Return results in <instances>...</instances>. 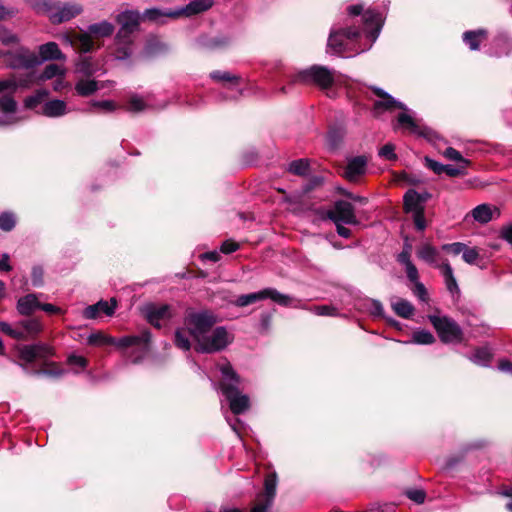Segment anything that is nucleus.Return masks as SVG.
Segmentation results:
<instances>
[{
    "label": "nucleus",
    "instance_id": "35",
    "mask_svg": "<svg viewBox=\"0 0 512 512\" xmlns=\"http://www.w3.org/2000/svg\"><path fill=\"white\" fill-rule=\"evenodd\" d=\"M393 311L400 317L409 319L414 313L413 305L405 299H397L391 303Z\"/></svg>",
    "mask_w": 512,
    "mask_h": 512
},
{
    "label": "nucleus",
    "instance_id": "28",
    "mask_svg": "<svg viewBox=\"0 0 512 512\" xmlns=\"http://www.w3.org/2000/svg\"><path fill=\"white\" fill-rule=\"evenodd\" d=\"M39 60L42 62L47 60H65L66 57L55 42H48L39 46Z\"/></svg>",
    "mask_w": 512,
    "mask_h": 512
},
{
    "label": "nucleus",
    "instance_id": "34",
    "mask_svg": "<svg viewBox=\"0 0 512 512\" xmlns=\"http://www.w3.org/2000/svg\"><path fill=\"white\" fill-rule=\"evenodd\" d=\"M487 31L484 29H478L475 31H466L463 34V41L473 51L478 50L480 43L486 38Z\"/></svg>",
    "mask_w": 512,
    "mask_h": 512
},
{
    "label": "nucleus",
    "instance_id": "11",
    "mask_svg": "<svg viewBox=\"0 0 512 512\" xmlns=\"http://www.w3.org/2000/svg\"><path fill=\"white\" fill-rule=\"evenodd\" d=\"M233 340V336L225 327H213L206 336L195 345L200 353H214L225 349Z\"/></svg>",
    "mask_w": 512,
    "mask_h": 512
},
{
    "label": "nucleus",
    "instance_id": "36",
    "mask_svg": "<svg viewBox=\"0 0 512 512\" xmlns=\"http://www.w3.org/2000/svg\"><path fill=\"white\" fill-rule=\"evenodd\" d=\"M97 66L92 62L88 56L80 57L76 63V72L84 76H92L97 72Z\"/></svg>",
    "mask_w": 512,
    "mask_h": 512
},
{
    "label": "nucleus",
    "instance_id": "4",
    "mask_svg": "<svg viewBox=\"0 0 512 512\" xmlns=\"http://www.w3.org/2000/svg\"><path fill=\"white\" fill-rule=\"evenodd\" d=\"M221 373L219 390L229 403V408L234 415L246 412L250 408V398L239 390L240 377L234 371L228 361L218 364Z\"/></svg>",
    "mask_w": 512,
    "mask_h": 512
},
{
    "label": "nucleus",
    "instance_id": "19",
    "mask_svg": "<svg viewBox=\"0 0 512 512\" xmlns=\"http://www.w3.org/2000/svg\"><path fill=\"white\" fill-rule=\"evenodd\" d=\"M210 77L215 81L226 83L227 89L231 90L232 92L228 98H237L242 94L241 89L238 88L240 81L238 76L233 75L227 71H213L210 74Z\"/></svg>",
    "mask_w": 512,
    "mask_h": 512
},
{
    "label": "nucleus",
    "instance_id": "60",
    "mask_svg": "<svg viewBox=\"0 0 512 512\" xmlns=\"http://www.w3.org/2000/svg\"><path fill=\"white\" fill-rule=\"evenodd\" d=\"M413 222L417 230L423 231L426 228L424 211L412 213Z\"/></svg>",
    "mask_w": 512,
    "mask_h": 512
},
{
    "label": "nucleus",
    "instance_id": "27",
    "mask_svg": "<svg viewBox=\"0 0 512 512\" xmlns=\"http://www.w3.org/2000/svg\"><path fill=\"white\" fill-rule=\"evenodd\" d=\"M69 111L65 101L53 99L44 103L41 113L49 118H58L66 115Z\"/></svg>",
    "mask_w": 512,
    "mask_h": 512
},
{
    "label": "nucleus",
    "instance_id": "12",
    "mask_svg": "<svg viewBox=\"0 0 512 512\" xmlns=\"http://www.w3.org/2000/svg\"><path fill=\"white\" fill-rule=\"evenodd\" d=\"M429 320L444 343H459L462 341V329L453 319L446 316L430 315Z\"/></svg>",
    "mask_w": 512,
    "mask_h": 512
},
{
    "label": "nucleus",
    "instance_id": "39",
    "mask_svg": "<svg viewBox=\"0 0 512 512\" xmlns=\"http://www.w3.org/2000/svg\"><path fill=\"white\" fill-rule=\"evenodd\" d=\"M189 336L190 335L186 327L178 328L175 331V345L182 350H189L191 348Z\"/></svg>",
    "mask_w": 512,
    "mask_h": 512
},
{
    "label": "nucleus",
    "instance_id": "17",
    "mask_svg": "<svg viewBox=\"0 0 512 512\" xmlns=\"http://www.w3.org/2000/svg\"><path fill=\"white\" fill-rule=\"evenodd\" d=\"M166 105H155L153 103V97L151 94H147L145 96H140L136 93H133L129 96L126 110L132 113H140L150 109L156 108H164Z\"/></svg>",
    "mask_w": 512,
    "mask_h": 512
},
{
    "label": "nucleus",
    "instance_id": "25",
    "mask_svg": "<svg viewBox=\"0 0 512 512\" xmlns=\"http://www.w3.org/2000/svg\"><path fill=\"white\" fill-rule=\"evenodd\" d=\"M440 272L444 278L447 290L454 299H458L460 296V288L454 276L453 269L448 261H442Z\"/></svg>",
    "mask_w": 512,
    "mask_h": 512
},
{
    "label": "nucleus",
    "instance_id": "10",
    "mask_svg": "<svg viewBox=\"0 0 512 512\" xmlns=\"http://www.w3.org/2000/svg\"><path fill=\"white\" fill-rule=\"evenodd\" d=\"M295 81L313 83L322 89H328L334 84L342 83L339 79V75L334 70L318 65H314L309 69L299 72Z\"/></svg>",
    "mask_w": 512,
    "mask_h": 512
},
{
    "label": "nucleus",
    "instance_id": "5",
    "mask_svg": "<svg viewBox=\"0 0 512 512\" xmlns=\"http://www.w3.org/2000/svg\"><path fill=\"white\" fill-rule=\"evenodd\" d=\"M120 28L114 39V55L118 60L128 59L133 53V34L138 30L140 14L138 11L125 10L116 17Z\"/></svg>",
    "mask_w": 512,
    "mask_h": 512
},
{
    "label": "nucleus",
    "instance_id": "55",
    "mask_svg": "<svg viewBox=\"0 0 512 512\" xmlns=\"http://www.w3.org/2000/svg\"><path fill=\"white\" fill-rule=\"evenodd\" d=\"M0 41L3 44H12L18 41L17 36L12 33L10 30L0 27Z\"/></svg>",
    "mask_w": 512,
    "mask_h": 512
},
{
    "label": "nucleus",
    "instance_id": "8",
    "mask_svg": "<svg viewBox=\"0 0 512 512\" xmlns=\"http://www.w3.org/2000/svg\"><path fill=\"white\" fill-rule=\"evenodd\" d=\"M217 322L216 315L208 310L202 311H191L187 313L184 319V325L186 326L190 337L197 345L205 336L206 333L215 326Z\"/></svg>",
    "mask_w": 512,
    "mask_h": 512
},
{
    "label": "nucleus",
    "instance_id": "2",
    "mask_svg": "<svg viewBox=\"0 0 512 512\" xmlns=\"http://www.w3.org/2000/svg\"><path fill=\"white\" fill-rule=\"evenodd\" d=\"M374 94L378 97L373 104V114L375 117H379L383 112L394 111L401 109L404 112L400 113L397 117L398 124L409 130L412 134L419 137H423L429 141H432L436 137L435 131L431 128L420 124L419 121L414 119L410 113L407 112V107L402 102L396 100L389 93L385 92L381 88L372 87Z\"/></svg>",
    "mask_w": 512,
    "mask_h": 512
},
{
    "label": "nucleus",
    "instance_id": "9",
    "mask_svg": "<svg viewBox=\"0 0 512 512\" xmlns=\"http://www.w3.org/2000/svg\"><path fill=\"white\" fill-rule=\"evenodd\" d=\"M271 299L273 302L281 305V306H291L295 308H302L301 302L299 300H295L289 295L282 294L274 288H265L261 291L243 294L237 297V299L233 302V304L237 307H246L250 304H253L257 301Z\"/></svg>",
    "mask_w": 512,
    "mask_h": 512
},
{
    "label": "nucleus",
    "instance_id": "22",
    "mask_svg": "<svg viewBox=\"0 0 512 512\" xmlns=\"http://www.w3.org/2000/svg\"><path fill=\"white\" fill-rule=\"evenodd\" d=\"M367 158L365 156H356L351 158L346 166L344 175L349 181H355L366 171Z\"/></svg>",
    "mask_w": 512,
    "mask_h": 512
},
{
    "label": "nucleus",
    "instance_id": "47",
    "mask_svg": "<svg viewBox=\"0 0 512 512\" xmlns=\"http://www.w3.org/2000/svg\"><path fill=\"white\" fill-rule=\"evenodd\" d=\"M16 224L15 215L11 212L0 214V229L3 231H11Z\"/></svg>",
    "mask_w": 512,
    "mask_h": 512
},
{
    "label": "nucleus",
    "instance_id": "24",
    "mask_svg": "<svg viewBox=\"0 0 512 512\" xmlns=\"http://www.w3.org/2000/svg\"><path fill=\"white\" fill-rule=\"evenodd\" d=\"M417 256L427 264L441 271L440 253L429 243L422 244L417 250Z\"/></svg>",
    "mask_w": 512,
    "mask_h": 512
},
{
    "label": "nucleus",
    "instance_id": "13",
    "mask_svg": "<svg viewBox=\"0 0 512 512\" xmlns=\"http://www.w3.org/2000/svg\"><path fill=\"white\" fill-rule=\"evenodd\" d=\"M3 57L6 66L12 69H31L41 64L38 56L25 48L7 52Z\"/></svg>",
    "mask_w": 512,
    "mask_h": 512
},
{
    "label": "nucleus",
    "instance_id": "7",
    "mask_svg": "<svg viewBox=\"0 0 512 512\" xmlns=\"http://www.w3.org/2000/svg\"><path fill=\"white\" fill-rule=\"evenodd\" d=\"M114 25L108 21H101L88 26L87 32L64 34L62 40L70 45L76 46L81 52L88 53L93 50L94 42L92 35L97 37H108L114 32Z\"/></svg>",
    "mask_w": 512,
    "mask_h": 512
},
{
    "label": "nucleus",
    "instance_id": "57",
    "mask_svg": "<svg viewBox=\"0 0 512 512\" xmlns=\"http://www.w3.org/2000/svg\"><path fill=\"white\" fill-rule=\"evenodd\" d=\"M466 245L461 242H455L451 244H444L442 250L451 252L454 255L463 254Z\"/></svg>",
    "mask_w": 512,
    "mask_h": 512
},
{
    "label": "nucleus",
    "instance_id": "48",
    "mask_svg": "<svg viewBox=\"0 0 512 512\" xmlns=\"http://www.w3.org/2000/svg\"><path fill=\"white\" fill-rule=\"evenodd\" d=\"M166 50V45L155 38L150 39L145 48L146 54L148 55H156Z\"/></svg>",
    "mask_w": 512,
    "mask_h": 512
},
{
    "label": "nucleus",
    "instance_id": "59",
    "mask_svg": "<svg viewBox=\"0 0 512 512\" xmlns=\"http://www.w3.org/2000/svg\"><path fill=\"white\" fill-rule=\"evenodd\" d=\"M425 164L427 168L431 169L438 175L444 173L445 165L438 161H435L429 157H425Z\"/></svg>",
    "mask_w": 512,
    "mask_h": 512
},
{
    "label": "nucleus",
    "instance_id": "14",
    "mask_svg": "<svg viewBox=\"0 0 512 512\" xmlns=\"http://www.w3.org/2000/svg\"><path fill=\"white\" fill-rule=\"evenodd\" d=\"M147 321L156 328H161L174 316V309L168 304H147L143 308Z\"/></svg>",
    "mask_w": 512,
    "mask_h": 512
},
{
    "label": "nucleus",
    "instance_id": "43",
    "mask_svg": "<svg viewBox=\"0 0 512 512\" xmlns=\"http://www.w3.org/2000/svg\"><path fill=\"white\" fill-rule=\"evenodd\" d=\"M229 39L224 36H217L213 38H201L200 45L206 48H221L228 44Z\"/></svg>",
    "mask_w": 512,
    "mask_h": 512
},
{
    "label": "nucleus",
    "instance_id": "18",
    "mask_svg": "<svg viewBox=\"0 0 512 512\" xmlns=\"http://www.w3.org/2000/svg\"><path fill=\"white\" fill-rule=\"evenodd\" d=\"M17 110V102L13 94H4L0 97V112L5 116H0V125H11L17 122V119L12 116Z\"/></svg>",
    "mask_w": 512,
    "mask_h": 512
},
{
    "label": "nucleus",
    "instance_id": "21",
    "mask_svg": "<svg viewBox=\"0 0 512 512\" xmlns=\"http://www.w3.org/2000/svg\"><path fill=\"white\" fill-rule=\"evenodd\" d=\"M116 308V301L114 299L111 300V303L107 301H99L98 303L94 305H90L86 307L83 311V316L86 319H95L97 318L101 313L111 316L113 315Z\"/></svg>",
    "mask_w": 512,
    "mask_h": 512
},
{
    "label": "nucleus",
    "instance_id": "33",
    "mask_svg": "<svg viewBox=\"0 0 512 512\" xmlns=\"http://www.w3.org/2000/svg\"><path fill=\"white\" fill-rule=\"evenodd\" d=\"M17 326L23 331L24 339L34 337L42 331V323L36 318L21 320L17 323Z\"/></svg>",
    "mask_w": 512,
    "mask_h": 512
},
{
    "label": "nucleus",
    "instance_id": "30",
    "mask_svg": "<svg viewBox=\"0 0 512 512\" xmlns=\"http://www.w3.org/2000/svg\"><path fill=\"white\" fill-rule=\"evenodd\" d=\"M403 204L406 213L424 211V205L421 203L420 193L414 189H409L404 194Z\"/></svg>",
    "mask_w": 512,
    "mask_h": 512
},
{
    "label": "nucleus",
    "instance_id": "32",
    "mask_svg": "<svg viewBox=\"0 0 512 512\" xmlns=\"http://www.w3.org/2000/svg\"><path fill=\"white\" fill-rule=\"evenodd\" d=\"M105 86L104 82L96 80L80 79L75 84V91L79 96L87 97Z\"/></svg>",
    "mask_w": 512,
    "mask_h": 512
},
{
    "label": "nucleus",
    "instance_id": "64",
    "mask_svg": "<svg viewBox=\"0 0 512 512\" xmlns=\"http://www.w3.org/2000/svg\"><path fill=\"white\" fill-rule=\"evenodd\" d=\"M271 505V501L264 499L255 504L250 512H267Z\"/></svg>",
    "mask_w": 512,
    "mask_h": 512
},
{
    "label": "nucleus",
    "instance_id": "63",
    "mask_svg": "<svg viewBox=\"0 0 512 512\" xmlns=\"http://www.w3.org/2000/svg\"><path fill=\"white\" fill-rule=\"evenodd\" d=\"M238 249L239 244L231 240L224 241L220 247L221 252L224 254H230L237 251Z\"/></svg>",
    "mask_w": 512,
    "mask_h": 512
},
{
    "label": "nucleus",
    "instance_id": "6",
    "mask_svg": "<svg viewBox=\"0 0 512 512\" xmlns=\"http://www.w3.org/2000/svg\"><path fill=\"white\" fill-rule=\"evenodd\" d=\"M31 5L38 14L48 16L54 24L69 21L83 11L82 6L75 2L60 3L57 0H33Z\"/></svg>",
    "mask_w": 512,
    "mask_h": 512
},
{
    "label": "nucleus",
    "instance_id": "1",
    "mask_svg": "<svg viewBox=\"0 0 512 512\" xmlns=\"http://www.w3.org/2000/svg\"><path fill=\"white\" fill-rule=\"evenodd\" d=\"M362 20L363 27L361 30L352 27H333L329 34L327 51L341 55L350 50L361 53L370 49L380 34L384 21L383 15L375 10L368 9L363 13Z\"/></svg>",
    "mask_w": 512,
    "mask_h": 512
},
{
    "label": "nucleus",
    "instance_id": "51",
    "mask_svg": "<svg viewBox=\"0 0 512 512\" xmlns=\"http://www.w3.org/2000/svg\"><path fill=\"white\" fill-rule=\"evenodd\" d=\"M318 316H337V309L330 305L314 306L309 309Z\"/></svg>",
    "mask_w": 512,
    "mask_h": 512
},
{
    "label": "nucleus",
    "instance_id": "50",
    "mask_svg": "<svg viewBox=\"0 0 512 512\" xmlns=\"http://www.w3.org/2000/svg\"><path fill=\"white\" fill-rule=\"evenodd\" d=\"M405 495L416 504L424 503L426 499V493L422 489L413 488L405 491Z\"/></svg>",
    "mask_w": 512,
    "mask_h": 512
},
{
    "label": "nucleus",
    "instance_id": "54",
    "mask_svg": "<svg viewBox=\"0 0 512 512\" xmlns=\"http://www.w3.org/2000/svg\"><path fill=\"white\" fill-rule=\"evenodd\" d=\"M414 295L422 302L428 301V293L423 283L420 281L414 282L413 288Z\"/></svg>",
    "mask_w": 512,
    "mask_h": 512
},
{
    "label": "nucleus",
    "instance_id": "49",
    "mask_svg": "<svg viewBox=\"0 0 512 512\" xmlns=\"http://www.w3.org/2000/svg\"><path fill=\"white\" fill-rule=\"evenodd\" d=\"M365 305L367 306V309L371 315L375 317H384V308L380 301L368 299Z\"/></svg>",
    "mask_w": 512,
    "mask_h": 512
},
{
    "label": "nucleus",
    "instance_id": "38",
    "mask_svg": "<svg viewBox=\"0 0 512 512\" xmlns=\"http://www.w3.org/2000/svg\"><path fill=\"white\" fill-rule=\"evenodd\" d=\"M58 76H65V69L55 63L48 64L39 76L41 81H46Z\"/></svg>",
    "mask_w": 512,
    "mask_h": 512
},
{
    "label": "nucleus",
    "instance_id": "15",
    "mask_svg": "<svg viewBox=\"0 0 512 512\" xmlns=\"http://www.w3.org/2000/svg\"><path fill=\"white\" fill-rule=\"evenodd\" d=\"M325 216L334 223L348 225H357L359 223L355 215L354 206L343 200L336 201L333 208L326 211Z\"/></svg>",
    "mask_w": 512,
    "mask_h": 512
},
{
    "label": "nucleus",
    "instance_id": "44",
    "mask_svg": "<svg viewBox=\"0 0 512 512\" xmlns=\"http://www.w3.org/2000/svg\"><path fill=\"white\" fill-rule=\"evenodd\" d=\"M276 475L272 474L266 477L265 479V499L273 502V499L276 494Z\"/></svg>",
    "mask_w": 512,
    "mask_h": 512
},
{
    "label": "nucleus",
    "instance_id": "58",
    "mask_svg": "<svg viewBox=\"0 0 512 512\" xmlns=\"http://www.w3.org/2000/svg\"><path fill=\"white\" fill-rule=\"evenodd\" d=\"M466 167L467 166H464V164H460L459 167H455L452 165H445L444 173H446L450 177L464 175L466 173Z\"/></svg>",
    "mask_w": 512,
    "mask_h": 512
},
{
    "label": "nucleus",
    "instance_id": "23",
    "mask_svg": "<svg viewBox=\"0 0 512 512\" xmlns=\"http://www.w3.org/2000/svg\"><path fill=\"white\" fill-rule=\"evenodd\" d=\"M31 78H21L11 76L9 78L0 79V94H14L20 88H27L30 86Z\"/></svg>",
    "mask_w": 512,
    "mask_h": 512
},
{
    "label": "nucleus",
    "instance_id": "20",
    "mask_svg": "<svg viewBox=\"0 0 512 512\" xmlns=\"http://www.w3.org/2000/svg\"><path fill=\"white\" fill-rule=\"evenodd\" d=\"M213 0H193L186 6L176 8L177 18L181 16H192L209 10L213 6Z\"/></svg>",
    "mask_w": 512,
    "mask_h": 512
},
{
    "label": "nucleus",
    "instance_id": "16",
    "mask_svg": "<svg viewBox=\"0 0 512 512\" xmlns=\"http://www.w3.org/2000/svg\"><path fill=\"white\" fill-rule=\"evenodd\" d=\"M20 358L27 363L37 359L46 360L53 355V349L47 344L39 343L34 345H25L20 351Z\"/></svg>",
    "mask_w": 512,
    "mask_h": 512
},
{
    "label": "nucleus",
    "instance_id": "53",
    "mask_svg": "<svg viewBox=\"0 0 512 512\" xmlns=\"http://www.w3.org/2000/svg\"><path fill=\"white\" fill-rule=\"evenodd\" d=\"M463 260L468 264H474L479 258V252L476 248L465 247L463 254Z\"/></svg>",
    "mask_w": 512,
    "mask_h": 512
},
{
    "label": "nucleus",
    "instance_id": "45",
    "mask_svg": "<svg viewBox=\"0 0 512 512\" xmlns=\"http://www.w3.org/2000/svg\"><path fill=\"white\" fill-rule=\"evenodd\" d=\"M0 331L4 334L10 336L13 339H24V333L21 331L18 326L13 328L9 323L0 321Z\"/></svg>",
    "mask_w": 512,
    "mask_h": 512
},
{
    "label": "nucleus",
    "instance_id": "40",
    "mask_svg": "<svg viewBox=\"0 0 512 512\" xmlns=\"http://www.w3.org/2000/svg\"><path fill=\"white\" fill-rule=\"evenodd\" d=\"M491 352L488 348L482 347L475 350L473 355L470 357V360L474 362L475 364L481 365V366H488L490 360H491Z\"/></svg>",
    "mask_w": 512,
    "mask_h": 512
},
{
    "label": "nucleus",
    "instance_id": "29",
    "mask_svg": "<svg viewBox=\"0 0 512 512\" xmlns=\"http://www.w3.org/2000/svg\"><path fill=\"white\" fill-rule=\"evenodd\" d=\"M40 304L41 303L38 300L37 294H27L18 299L17 311L21 315L28 316L32 314L35 310L40 309Z\"/></svg>",
    "mask_w": 512,
    "mask_h": 512
},
{
    "label": "nucleus",
    "instance_id": "41",
    "mask_svg": "<svg viewBox=\"0 0 512 512\" xmlns=\"http://www.w3.org/2000/svg\"><path fill=\"white\" fill-rule=\"evenodd\" d=\"M288 171L299 176L307 175L309 172V161L307 159L294 160L289 164Z\"/></svg>",
    "mask_w": 512,
    "mask_h": 512
},
{
    "label": "nucleus",
    "instance_id": "26",
    "mask_svg": "<svg viewBox=\"0 0 512 512\" xmlns=\"http://www.w3.org/2000/svg\"><path fill=\"white\" fill-rule=\"evenodd\" d=\"M471 215L476 222L486 224L495 216L498 217L500 211L498 208L492 207L489 204H480L471 211Z\"/></svg>",
    "mask_w": 512,
    "mask_h": 512
},
{
    "label": "nucleus",
    "instance_id": "42",
    "mask_svg": "<svg viewBox=\"0 0 512 512\" xmlns=\"http://www.w3.org/2000/svg\"><path fill=\"white\" fill-rule=\"evenodd\" d=\"M435 337L428 330H417L412 334V340L410 343L429 345L434 343Z\"/></svg>",
    "mask_w": 512,
    "mask_h": 512
},
{
    "label": "nucleus",
    "instance_id": "52",
    "mask_svg": "<svg viewBox=\"0 0 512 512\" xmlns=\"http://www.w3.org/2000/svg\"><path fill=\"white\" fill-rule=\"evenodd\" d=\"M379 156L389 161H394L397 159V155L395 153V146L391 143L385 144L379 150Z\"/></svg>",
    "mask_w": 512,
    "mask_h": 512
},
{
    "label": "nucleus",
    "instance_id": "46",
    "mask_svg": "<svg viewBox=\"0 0 512 512\" xmlns=\"http://www.w3.org/2000/svg\"><path fill=\"white\" fill-rule=\"evenodd\" d=\"M443 156L448 160L455 161L460 164H464V166L470 165V161L468 159L464 158L458 150H456L452 147H448L443 152Z\"/></svg>",
    "mask_w": 512,
    "mask_h": 512
},
{
    "label": "nucleus",
    "instance_id": "62",
    "mask_svg": "<svg viewBox=\"0 0 512 512\" xmlns=\"http://www.w3.org/2000/svg\"><path fill=\"white\" fill-rule=\"evenodd\" d=\"M68 364L84 369L87 366V360L82 356L72 354L68 357Z\"/></svg>",
    "mask_w": 512,
    "mask_h": 512
},
{
    "label": "nucleus",
    "instance_id": "56",
    "mask_svg": "<svg viewBox=\"0 0 512 512\" xmlns=\"http://www.w3.org/2000/svg\"><path fill=\"white\" fill-rule=\"evenodd\" d=\"M43 269L40 266H34L31 272L32 284L35 287H40L43 284Z\"/></svg>",
    "mask_w": 512,
    "mask_h": 512
},
{
    "label": "nucleus",
    "instance_id": "37",
    "mask_svg": "<svg viewBox=\"0 0 512 512\" xmlns=\"http://www.w3.org/2000/svg\"><path fill=\"white\" fill-rule=\"evenodd\" d=\"M48 94L47 90L38 89L24 99V106L28 109H35L47 98Z\"/></svg>",
    "mask_w": 512,
    "mask_h": 512
},
{
    "label": "nucleus",
    "instance_id": "31",
    "mask_svg": "<svg viewBox=\"0 0 512 512\" xmlns=\"http://www.w3.org/2000/svg\"><path fill=\"white\" fill-rule=\"evenodd\" d=\"M176 9H159V8H151L145 10L143 16L145 19L155 22L157 24H164L165 18L177 19Z\"/></svg>",
    "mask_w": 512,
    "mask_h": 512
},
{
    "label": "nucleus",
    "instance_id": "61",
    "mask_svg": "<svg viewBox=\"0 0 512 512\" xmlns=\"http://www.w3.org/2000/svg\"><path fill=\"white\" fill-rule=\"evenodd\" d=\"M91 105L92 107L100 108L107 112H112L116 109L115 103L111 100L92 101Z\"/></svg>",
    "mask_w": 512,
    "mask_h": 512
},
{
    "label": "nucleus",
    "instance_id": "3",
    "mask_svg": "<svg viewBox=\"0 0 512 512\" xmlns=\"http://www.w3.org/2000/svg\"><path fill=\"white\" fill-rule=\"evenodd\" d=\"M151 333L143 330L138 335H129L121 338H115L105 335L101 332L92 333L88 336L90 345H114L123 351V355L133 363L142 360L149 351Z\"/></svg>",
    "mask_w": 512,
    "mask_h": 512
}]
</instances>
